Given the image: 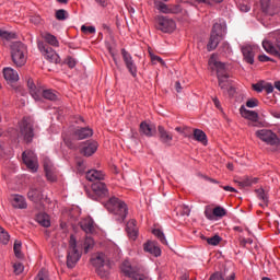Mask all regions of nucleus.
I'll use <instances>...</instances> for the list:
<instances>
[{
  "instance_id": "obj_43",
  "label": "nucleus",
  "mask_w": 280,
  "mask_h": 280,
  "mask_svg": "<svg viewBox=\"0 0 280 280\" xmlns=\"http://www.w3.org/2000/svg\"><path fill=\"white\" fill-rule=\"evenodd\" d=\"M69 14L66 10L60 9L56 11V19L58 21H66L68 19Z\"/></svg>"
},
{
  "instance_id": "obj_6",
  "label": "nucleus",
  "mask_w": 280,
  "mask_h": 280,
  "mask_svg": "<svg viewBox=\"0 0 280 280\" xmlns=\"http://www.w3.org/2000/svg\"><path fill=\"white\" fill-rule=\"evenodd\" d=\"M209 66L212 67V69L217 72L218 83H221V81L230 82L229 78L230 74L226 69V65L224 62L218 61L214 56H211L209 59Z\"/></svg>"
},
{
  "instance_id": "obj_54",
  "label": "nucleus",
  "mask_w": 280,
  "mask_h": 280,
  "mask_svg": "<svg viewBox=\"0 0 280 280\" xmlns=\"http://www.w3.org/2000/svg\"><path fill=\"white\" fill-rule=\"evenodd\" d=\"M258 60H259L260 62H269V61L275 62V60L271 59V58H270L269 56H267V55H259V56H258Z\"/></svg>"
},
{
  "instance_id": "obj_51",
  "label": "nucleus",
  "mask_w": 280,
  "mask_h": 280,
  "mask_svg": "<svg viewBox=\"0 0 280 280\" xmlns=\"http://www.w3.org/2000/svg\"><path fill=\"white\" fill-rule=\"evenodd\" d=\"M258 105H259L258 98H249V100L246 101V106H247L248 108H255V107H257Z\"/></svg>"
},
{
  "instance_id": "obj_50",
  "label": "nucleus",
  "mask_w": 280,
  "mask_h": 280,
  "mask_svg": "<svg viewBox=\"0 0 280 280\" xmlns=\"http://www.w3.org/2000/svg\"><path fill=\"white\" fill-rule=\"evenodd\" d=\"M81 32L84 33V34H95L96 33V28L94 26H85V25H82L81 26Z\"/></svg>"
},
{
  "instance_id": "obj_42",
  "label": "nucleus",
  "mask_w": 280,
  "mask_h": 280,
  "mask_svg": "<svg viewBox=\"0 0 280 280\" xmlns=\"http://www.w3.org/2000/svg\"><path fill=\"white\" fill-rule=\"evenodd\" d=\"M0 37L7 40H12V39H16V34L0 30Z\"/></svg>"
},
{
  "instance_id": "obj_27",
  "label": "nucleus",
  "mask_w": 280,
  "mask_h": 280,
  "mask_svg": "<svg viewBox=\"0 0 280 280\" xmlns=\"http://www.w3.org/2000/svg\"><path fill=\"white\" fill-rule=\"evenodd\" d=\"M156 132V129L150 122H140V135H144L149 138L153 137Z\"/></svg>"
},
{
  "instance_id": "obj_55",
  "label": "nucleus",
  "mask_w": 280,
  "mask_h": 280,
  "mask_svg": "<svg viewBox=\"0 0 280 280\" xmlns=\"http://www.w3.org/2000/svg\"><path fill=\"white\" fill-rule=\"evenodd\" d=\"M67 65L70 69H73L77 66V60L72 57L67 58Z\"/></svg>"
},
{
  "instance_id": "obj_18",
  "label": "nucleus",
  "mask_w": 280,
  "mask_h": 280,
  "mask_svg": "<svg viewBox=\"0 0 280 280\" xmlns=\"http://www.w3.org/2000/svg\"><path fill=\"white\" fill-rule=\"evenodd\" d=\"M158 138L162 144L171 145L174 136L171 133V131H166L165 127L160 125L158 126Z\"/></svg>"
},
{
  "instance_id": "obj_57",
  "label": "nucleus",
  "mask_w": 280,
  "mask_h": 280,
  "mask_svg": "<svg viewBox=\"0 0 280 280\" xmlns=\"http://www.w3.org/2000/svg\"><path fill=\"white\" fill-rule=\"evenodd\" d=\"M252 185H253L252 179H246V180L240 182L241 187H249Z\"/></svg>"
},
{
  "instance_id": "obj_38",
  "label": "nucleus",
  "mask_w": 280,
  "mask_h": 280,
  "mask_svg": "<svg viewBox=\"0 0 280 280\" xmlns=\"http://www.w3.org/2000/svg\"><path fill=\"white\" fill-rule=\"evenodd\" d=\"M36 221L44 228H48L50 225L49 217L46 213H38L36 215Z\"/></svg>"
},
{
  "instance_id": "obj_11",
  "label": "nucleus",
  "mask_w": 280,
  "mask_h": 280,
  "mask_svg": "<svg viewBox=\"0 0 280 280\" xmlns=\"http://www.w3.org/2000/svg\"><path fill=\"white\" fill-rule=\"evenodd\" d=\"M20 132L27 143L32 142L34 137L33 125L27 120V118H23V120H21Z\"/></svg>"
},
{
  "instance_id": "obj_49",
  "label": "nucleus",
  "mask_w": 280,
  "mask_h": 280,
  "mask_svg": "<svg viewBox=\"0 0 280 280\" xmlns=\"http://www.w3.org/2000/svg\"><path fill=\"white\" fill-rule=\"evenodd\" d=\"M35 280H49V278H48V271H47L46 269H42V270L37 273Z\"/></svg>"
},
{
  "instance_id": "obj_64",
  "label": "nucleus",
  "mask_w": 280,
  "mask_h": 280,
  "mask_svg": "<svg viewBox=\"0 0 280 280\" xmlns=\"http://www.w3.org/2000/svg\"><path fill=\"white\" fill-rule=\"evenodd\" d=\"M189 214H190V209L184 206L182 209V215H189Z\"/></svg>"
},
{
  "instance_id": "obj_23",
  "label": "nucleus",
  "mask_w": 280,
  "mask_h": 280,
  "mask_svg": "<svg viewBox=\"0 0 280 280\" xmlns=\"http://www.w3.org/2000/svg\"><path fill=\"white\" fill-rule=\"evenodd\" d=\"M80 226L86 234H93L95 232V223L90 217L83 219L80 222Z\"/></svg>"
},
{
  "instance_id": "obj_40",
  "label": "nucleus",
  "mask_w": 280,
  "mask_h": 280,
  "mask_svg": "<svg viewBox=\"0 0 280 280\" xmlns=\"http://www.w3.org/2000/svg\"><path fill=\"white\" fill-rule=\"evenodd\" d=\"M82 247L85 254L89 253L94 247V240L90 236H86L82 244Z\"/></svg>"
},
{
  "instance_id": "obj_2",
  "label": "nucleus",
  "mask_w": 280,
  "mask_h": 280,
  "mask_svg": "<svg viewBox=\"0 0 280 280\" xmlns=\"http://www.w3.org/2000/svg\"><path fill=\"white\" fill-rule=\"evenodd\" d=\"M91 264L96 268L102 279H106L112 268L109 258L104 253H97L91 258Z\"/></svg>"
},
{
  "instance_id": "obj_12",
  "label": "nucleus",
  "mask_w": 280,
  "mask_h": 280,
  "mask_svg": "<svg viewBox=\"0 0 280 280\" xmlns=\"http://www.w3.org/2000/svg\"><path fill=\"white\" fill-rule=\"evenodd\" d=\"M121 56L124 58V62L126 65L127 70L129 71V73L133 78H137L138 67H137L135 60L132 59V56L130 55V52L127 51L125 48H122L121 49Z\"/></svg>"
},
{
  "instance_id": "obj_4",
  "label": "nucleus",
  "mask_w": 280,
  "mask_h": 280,
  "mask_svg": "<svg viewBox=\"0 0 280 280\" xmlns=\"http://www.w3.org/2000/svg\"><path fill=\"white\" fill-rule=\"evenodd\" d=\"M11 58L16 67L22 68L27 59L26 46L21 42L13 43L11 46Z\"/></svg>"
},
{
  "instance_id": "obj_34",
  "label": "nucleus",
  "mask_w": 280,
  "mask_h": 280,
  "mask_svg": "<svg viewBox=\"0 0 280 280\" xmlns=\"http://www.w3.org/2000/svg\"><path fill=\"white\" fill-rule=\"evenodd\" d=\"M44 170L48 180L54 182L56 177L54 175V166L49 160L44 161Z\"/></svg>"
},
{
  "instance_id": "obj_28",
  "label": "nucleus",
  "mask_w": 280,
  "mask_h": 280,
  "mask_svg": "<svg viewBox=\"0 0 280 280\" xmlns=\"http://www.w3.org/2000/svg\"><path fill=\"white\" fill-rule=\"evenodd\" d=\"M126 230L131 240L135 241L138 237L139 230H138L136 220H130L127 223Z\"/></svg>"
},
{
  "instance_id": "obj_26",
  "label": "nucleus",
  "mask_w": 280,
  "mask_h": 280,
  "mask_svg": "<svg viewBox=\"0 0 280 280\" xmlns=\"http://www.w3.org/2000/svg\"><path fill=\"white\" fill-rule=\"evenodd\" d=\"M156 7H158V11L164 14H177L180 11L179 7H170L164 2H158Z\"/></svg>"
},
{
  "instance_id": "obj_45",
  "label": "nucleus",
  "mask_w": 280,
  "mask_h": 280,
  "mask_svg": "<svg viewBox=\"0 0 280 280\" xmlns=\"http://www.w3.org/2000/svg\"><path fill=\"white\" fill-rule=\"evenodd\" d=\"M153 235L158 236L159 241L162 242V244L167 245L165 235L161 230L159 229L153 230Z\"/></svg>"
},
{
  "instance_id": "obj_39",
  "label": "nucleus",
  "mask_w": 280,
  "mask_h": 280,
  "mask_svg": "<svg viewBox=\"0 0 280 280\" xmlns=\"http://www.w3.org/2000/svg\"><path fill=\"white\" fill-rule=\"evenodd\" d=\"M27 86H28V90H30V94L32 95V97L34 100H36V95L35 94L38 93V91H40L42 88L40 86H36L32 79L27 80Z\"/></svg>"
},
{
  "instance_id": "obj_46",
  "label": "nucleus",
  "mask_w": 280,
  "mask_h": 280,
  "mask_svg": "<svg viewBox=\"0 0 280 280\" xmlns=\"http://www.w3.org/2000/svg\"><path fill=\"white\" fill-rule=\"evenodd\" d=\"M221 241H222V237H220L219 235H214L212 237L207 238V243L212 246L219 245Z\"/></svg>"
},
{
  "instance_id": "obj_16",
  "label": "nucleus",
  "mask_w": 280,
  "mask_h": 280,
  "mask_svg": "<svg viewBox=\"0 0 280 280\" xmlns=\"http://www.w3.org/2000/svg\"><path fill=\"white\" fill-rule=\"evenodd\" d=\"M92 199L97 200V198H103L108 196V189L106 187V185L102 182H95L92 185Z\"/></svg>"
},
{
  "instance_id": "obj_25",
  "label": "nucleus",
  "mask_w": 280,
  "mask_h": 280,
  "mask_svg": "<svg viewBox=\"0 0 280 280\" xmlns=\"http://www.w3.org/2000/svg\"><path fill=\"white\" fill-rule=\"evenodd\" d=\"M11 205L15 209H26L27 208L26 200L21 195L11 196Z\"/></svg>"
},
{
  "instance_id": "obj_22",
  "label": "nucleus",
  "mask_w": 280,
  "mask_h": 280,
  "mask_svg": "<svg viewBox=\"0 0 280 280\" xmlns=\"http://www.w3.org/2000/svg\"><path fill=\"white\" fill-rule=\"evenodd\" d=\"M92 136H93V129H91V127H79L74 131V137L78 140H84V139L91 138Z\"/></svg>"
},
{
  "instance_id": "obj_19",
  "label": "nucleus",
  "mask_w": 280,
  "mask_h": 280,
  "mask_svg": "<svg viewBox=\"0 0 280 280\" xmlns=\"http://www.w3.org/2000/svg\"><path fill=\"white\" fill-rule=\"evenodd\" d=\"M97 148H98L97 142L88 141V142H84V143L81 144L80 152L84 156L89 158V156L93 155L96 152Z\"/></svg>"
},
{
  "instance_id": "obj_59",
  "label": "nucleus",
  "mask_w": 280,
  "mask_h": 280,
  "mask_svg": "<svg viewBox=\"0 0 280 280\" xmlns=\"http://www.w3.org/2000/svg\"><path fill=\"white\" fill-rule=\"evenodd\" d=\"M212 102H213L215 108L222 109L221 102H220V100L218 97H213Z\"/></svg>"
},
{
  "instance_id": "obj_56",
  "label": "nucleus",
  "mask_w": 280,
  "mask_h": 280,
  "mask_svg": "<svg viewBox=\"0 0 280 280\" xmlns=\"http://www.w3.org/2000/svg\"><path fill=\"white\" fill-rule=\"evenodd\" d=\"M264 90H265L268 94H271V93H273V91H275V86H273V84H271V83H266V84L264 85Z\"/></svg>"
},
{
  "instance_id": "obj_32",
  "label": "nucleus",
  "mask_w": 280,
  "mask_h": 280,
  "mask_svg": "<svg viewBox=\"0 0 280 280\" xmlns=\"http://www.w3.org/2000/svg\"><path fill=\"white\" fill-rule=\"evenodd\" d=\"M105 175L101 171L92 170L86 173V179L90 182H101Z\"/></svg>"
},
{
  "instance_id": "obj_31",
  "label": "nucleus",
  "mask_w": 280,
  "mask_h": 280,
  "mask_svg": "<svg viewBox=\"0 0 280 280\" xmlns=\"http://www.w3.org/2000/svg\"><path fill=\"white\" fill-rule=\"evenodd\" d=\"M241 116L250 121H258L259 119V114H257V112H252L244 106L241 107Z\"/></svg>"
},
{
  "instance_id": "obj_60",
  "label": "nucleus",
  "mask_w": 280,
  "mask_h": 280,
  "mask_svg": "<svg viewBox=\"0 0 280 280\" xmlns=\"http://www.w3.org/2000/svg\"><path fill=\"white\" fill-rule=\"evenodd\" d=\"M77 165H78V171L80 172V173H82V172H84V162L83 161H78L77 162Z\"/></svg>"
},
{
  "instance_id": "obj_62",
  "label": "nucleus",
  "mask_w": 280,
  "mask_h": 280,
  "mask_svg": "<svg viewBox=\"0 0 280 280\" xmlns=\"http://www.w3.org/2000/svg\"><path fill=\"white\" fill-rule=\"evenodd\" d=\"M174 88H175V91H176L177 93H180L182 90H183V86H182V84H180L179 81H176V82H175Z\"/></svg>"
},
{
  "instance_id": "obj_53",
  "label": "nucleus",
  "mask_w": 280,
  "mask_h": 280,
  "mask_svg": "<svg viewBox=\"0 0 280 280\" xmlns=\"http://www.w3.org/2000/svg\"><path fill=\"white\" fill-rule=\"evenodd\" d=\"M254 91L261 93L265 90V85L260 82L253 84Z\"/></svg>"
},
{
  "instance_id": "obj_58",
  "label": "nucleus",
  "mask_w": 280,
  "mask_h": 280,
  "mask_svg": "<svg viewBox=\"0 0 280 280\" xmlns=\"http://www.w3.org/2000/svg\"><path fill=\"white\" fill-rule=\"evenodd\" d=\"M189 130V127H184L182 129V127H175V131L183 133L184 136H187L186 131Z\"/></svg>"
},
{
  "instance_id": "obj_9",
  "label": "nucleus",
  "mask_w": 280,
  "mask_h": 280,
  "mask_svg": "<svg viewBox=\"0 0 280 280\" xmlns=\"http://www.w3.org/2000/svg\"><path fill=\"white\" fill-rule=\"evenodd\" d=\"M38 50L44 55L45 59L51 63H60L59 55L47 44L44 42H38L37 44Z\"/></svg>"
},
{
  "instance_id": "obj_33",
  "label": "nucleus",
  "mask_w": 280,
  "mask_h": 280,
  "mask_svg": "<svg viewBox=\"0 0 280 280\" xmlns=\"http://www.w3.org/2000/svg\"><path fill=\"white\" fill-rule=\"evenodd\" d=\"M192 137L196 141L202 143L203 145H207V133H205V131H201V129H192Z\"/></svg>"
},
{
  "instance_id": "obj_21",
  "label": "nucleus",
  "mask_w": 280,
  "mask_h": 280,
  "mask_svg": "<svg viewBox=\"0 0 280 280\" xmlns=\"http://www.w3.org/2000/svg\"><path fill=\"white\" fill-rule=\"evenodd\" d=\"M3 77L9 84L19 82V72L13 68H10V67L4 68Z\"/></svg>"
},
{
  "instance_id": "obj_35",
  "label": "nucleus",
  "mask_w": 280,
  "mask_h": 280,
  "mask_svg": "<svg viewBox=\"0 0 280 280\" xmlns=\"http://www.w3.org/2000/svg\"><path fill=\"white\" fill-rule=\"evenodd\" d=\"M257 198L260 199L264 203L260 205L262 208L268 207L269 205V197L268 194L264 188H259L255 190Z\"/></svg>"
},
{
  "instance_id": "obj_48",
  "label": "nucleus",
  "mask_w": 280,
  "mask_h": 280,
  "mask_svg": "<svg viewBox=\"0 0 280 280\" xmlns=\"http://www.w3.org/2000/svg\"><path fill=\"white\" fill-rule=\"evenodd\" d=\"M203 213L208 220H214V212L210 206H206Z\"/></svg>"
},
{
  "instance_id": "obj_37",
  "label": "nucleus",
  "mask_w": 280,
  "mask_h": 280,
  "mask_svg": "<svg viewBox=\"0 0 280 280\" xmlns=\"http://www.w3.org/2000/svg\"><path fill=\"white\" fill-rule=\"evenodd\" d=\"M43 38L45 39V42L48 45H50L52 47H58L59 46V42L57 40L56 36L50 34V33H44Z\"/></svg>"
},
{
  "instance_id": "obj_17",
  "label": "nucleus",
  "mask_w": 280,
  "mask_h": 280,
  "mask_svg": "<svg viewBox=\"0 0 280 280\" xmlns=\"http://www.w3.org/2000/svg\"><path fill=\"white\" fill-rule=\"evenodd\" d=\"M255 50L256 47L252 45H245L241 47L242 55L244 57V60L248 65H254L255 63Z\"/></svg>"
},
{
  "instance_id": "obj_44",
  "label": "nucleus",
  "mask_w": 280,
  "mask_h": 280,
  "mask_svg": "<svg viewBox=\"0 0 280 280\" xmlns=\"http://www.w3.org/2000/svg\"><path fill=\"white\" fill-rule=\"evenodd\" d=\"M224 215H226V210L222 207H215L213 209V219L217 218H223Z\"/></svg>"
},
{
  "instance_id": "obj_24",
  "label": "nucleus",
  "mask_w": 280,
  "mask_h": 280,
  "mask_svg": "<svg viewBox=\"0 0 280 280\" xmlns=\"http://www.w3.org/2000/svg\"><path fill=\"white\" fill-rule=\"evenodd\" d=\"M124 272L130 277L131 280H151L150 277L145 273L139 271H132L131 267L122 268Z\"/></svg>"
},
{
  "instance_id": "obj_1",
  "label": "nucleus",
  "mask_w": 280,
  "mask_h": 280,
  "mask_svg": "<svg viewBox=\"0 0 280 280\" xmlns=\"http://www.w3.org/2000/svg\"><path fill=\"white\" fill-rule=\"evenodd\" d=\"M226 34L225 23L215 22L212 26L209 42L207 44V50L213 51L218 48L221 40H223Z\"/></svg>"
},
{
  "instance_id": "obj_29",
  "label": "nucleus",
  "mask_w": 280,
  "mask_h": 280,
  "mask_svg": "<svg viewBox=\"0 0 280 280\" xmlns=\"http://www.w3.org/2000/svg\"><path fill=\"white\" fill-rule=\"evenodd\" d=\"M27 198L33 202H39L44 199V195L40 189L32 187L27 192Z\"/></svg>"
},
{
  "instance_id": "obj_15",
  "label": "nucleus",
  "mask_w": 280,
  "mask_h": 280,
  "mask_svg": "<svg viewBox=\"0 0 280 280\" xmlns=\"http://www.w3.org/2000/svg\"><path fill=\"white\" fill-rule=\"evenodd\" d=\"M22 160L24 164L27 166L28 170H31L33 173L37 171V159L34 152L32 151H25L22 154Z\"/></svg>"
},
{
  "instance_id": "obj_30",
  "label": "nucleus",
  "mask_w": 280,
  "mask_h": 280,
  "mask_svg": "<svg viewBox=\"0 0 280 280\" xmlns=\"http://www.w3.org/2000/svg\"><path fill=\"white\" fill-rule=\"evenodd\" d=\"M144 252L153 255V257H160L161 255V248L154 242L144 243Z\"/></svg>"
},
{
  "instance_id": "obj_63",
  "label": "nucleus",
  "mask_w": 280,
  "mask_h": 280,
  "mask_svg": "<svg viewBox=\"0 0 280 280\" xmlns=\"http://www.w3.org/2000/svg\"><path fill=\"white\" fill-rule=\"evenodd\" d=\"M209 280H224V278L219 273H213Z\"/></svg>"
},
{
  "instance_id": "obj_41",
  "label": "nucleus",
  "mask_w": 280,
  "mask_h": 280,
  "mask_svg": "<svg viewBox=\"0 0 280 280\" xmlns=\"http://www.w3.org/2000/svg\"><path fill=\"white\" fill-rule=\"evenodd\" d=\"M8 242H10V234L8 233V231H5V229L0 226V243L5 245L8 244Z\"/></svg>"
},
{
  "instance_id": "obj_13",
  "label": "nucleus",
  "mask_w": 280,
  "mask_h": 280,
  "mask_svg": "<svg viewBox=\"0 0 280 280\" xmlns=\"http://www.w3.org/2000/svg\"><path fill=\"white\" fill-rule=\"evenodd\" d=\"M121 56L124 58V62L126 65L127 70L129 71V73L133 78H137L138 67H137L135 60L132 59V56L130 55V52L127 51L125 48H122L121 49Z\"/></svg>"
},
{
  "instance_id": "obj_7",
  "label": "nucleus",
  "mask_w": 280,
  "mask_h": 280,
  "mask_svg": "<svg viewBox=\"0 0 280 280\" xmlns=\"http://www.w3.org/2000/svg\"><path fill=\"white\" fill-rule=\"evenodd\" d=\"M81 254L77 249V240L73 235L70 236L69 241V249L67 255V266L68 268H74L75 264H78Z\"/></svg>"
},
{
  "instance_id": "obj_20",
  "label": "nucleus",
  "mask_w": 280,
  "mask_h": 280,
  "mask_svg": "<svg viewBox=\"0 0 280 280\" xmlns=\"http://www.w3.org/2000/svg\"><path fill=\"white\" fill-rule=\"evenodd\" d=\"M261 10L266 15L275 16L279 13V9L276 8L271 0H260Z\"/></svg>"
},
{
  "instance_id": "obj_52",
  "label": "nucleus",
  "mask_w": 280,
  "mask_h": 280,
  "mask_svg": "<svg viewBox=\"0 0 280 280\" xmlns=\"http://www.w3.org/2000/svg\"><path fill=\"white\" fill-rule=\"evenodd\" d=\"M13 270H14V273H15V275H21V272H23V270H24L23 264H21V262H15V264L13 265Z\"/></svg>"
},
{
  "instance_id": "obj_5",
  "label": "nucleus",
  "mask_w": 280,
  "mask_h": 280,
  "mask_svg": "<svg viewBox=\"0 0 280 280\" xmlns=\"http://www.w3.org/2000/svg\"><path fill=\"white\" fill-rule=\"evenodd\" d=\"M269 38L275 39V43L268 39L262 40L264 50L280 59V30L271 32Z\"/></svg>"
},
{
  "instance_id": "obj_10",
  "label": "nucleus",
  "mask_w": 280,
  "mask_h": 280,
  "mask_svg": "<svg viewBox=\"0 0 280 280\" xmlns=\"http://www.w3.org/2000/svg\"><path fill=\"white\" fill-rule=\"evenodd\" d=\"M155 28L164 34H171L176 30V23L173 19L160 16L155 23Z\"/></svg>"
},
{
  "instance_id": "obj_3",
  "label": "nucleus",
  "mask_w": 280,
  "mask_h": 280,
  "mask_svg": "<svg viewBox=\"0 0 280 280\" xmlns=\"http://www.w3.org/2000/svg\"><path fill=\"white\" fill-rule=\"evenodd\" d=\"M106 209L116 215V220L122 222L128 214V206L120 199L113 197L105 203Z\"/></svg>"
},
{
  "instance_id": "obj_36",
  "label": "nucleus",
  "mask_w": 280,
  "mask_h": 280,
  "mask_svg": "<svg viewBox=\"0 0 280 280\" xmlns=\"http://www.w3.org/2000/svg\"><path fill=\"white\" fill-rule=\"evenodd\" d=\"M219 88L223 91V92H228L229 95H233L235 92L234 86L231 84V81H220V83H218Z\"/></svg>"
},
{
  "instance_id": "obj_8",
  "label": "nucleus",
  "mask_w": 280,
  "mask_h": 280,
  "mask_svg": "<svg viewBox=\"0 0 280 280\" xmlns=\"http://www.w3.org/2000/svg\"><path fill=\"white\" fill-rule=\"evenodd\" d=\"M256 137L268 145H280V139L271 129H259L256 131Z\"/></svg>"
},
{
  "instance_id": "obj_14",
  "label": "nucleus",
  "mask_w": 280,
  "mask_h": 280,
  "mask_svg": "<svg viewBox=\"0 0 280 280\" xmlns=\"http://www.w3.org/2000/svg\"><path fill=\"white\" fill-rule=\"evenodd\" d=\"M34 95H35V101H40L42 97H44L45 100L55 102L59 97L58 92H56L55 90H51V89L45 90L43 88L38 90L37 93L34 92Z\"/></svg>"
},
{
  "instance_id": "obj_47",
  "label": "nucleus",
  "mask_w": 280,
  "mask_h": 280,
  "mask_svg": "<svg viewBox=\"0 0 280 280\" xmlns=\"http://www.w3.org/2000/svg\"><path fill=\"white\" fill-rule=\"evenodd\" d=\"M15 257L21 259L23 257V254L21 253V242L15 241L14 246H13Z\"/></svg>"
},
{
  "instance_id": "obj_61",
  "label": "nucleus",
  "mask_w": 280,
  "mask_h": 280,
  "mask_svg": "<svg viewBox=\"0 0 280 280\" xmlns=\"http://www.w3.org/2000/svg\"><path fill=\"white\" fill-rule=\"evenodd\" d=\"M240 10H241L242 12H244V13H247V12L250 11V7L247 5V4H241V5H240Z\"/></svg>"
}]
</instances>
